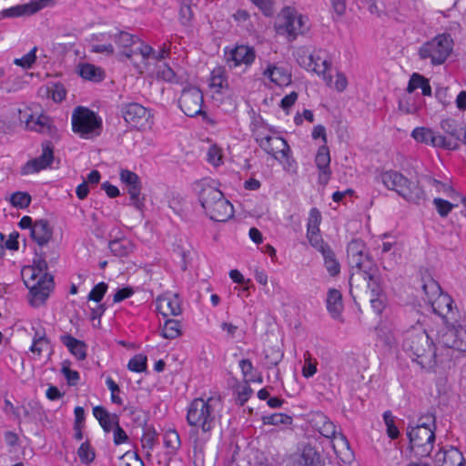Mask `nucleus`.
<instances>
[{
    "instance_id": "nucleus-1",
    "label": "nucleus",
    "mask_w": 466,
    "mask_h": 466,
    "mask_svg": "<svg viewBox=\"0 0 466 466\" xmlns=\"http://www.w3.org/2000/svg\"><path fill=\"white\" fill-rule=\"evenodd\" d=\"M220 408L219 396H212L207 400L197 398L190 402L187 407V422L194 428L189 431V438L193 439L195 445L198 442V430L205 436V440L209 438L210 432L216 426Z\"/></svg>"
},
{
    "instance_id": "nucleus-2",
    "label": "nucleus",
    "mask_w": 466,
    "mask_h": 466,
    "mask_svg": "<svg viewBox=\"0 0 466 466\" xmlns=\"http://www.w3.org/2000/svg\"><path fill=\"white\" fill-rule=\"evenodd\" d=\"M23 281L30 292V304L41 306L48 298L53 287V277L47 273V263L42 257L34 259L33 264L21 270Z\"/></svg>"
},
{
    "instance_id": "nucleus-3",
    "label": "nucleus",
    "mask_w": 466,
    "mask_h": 466,
    "mask_svg": "<svg viewBox=\"0 0 466 466\" xmlns=\"http://www.w3.org/2000/svg\"><path fill=\"white\" fill-rule=\"evenodd\" d=\"M404 351L422 369L432 370L437 363L436 348L421 326L412 327L404 334Z\"/></svg>"
},
{
    "instance_id": "nucleus-4",
    "label": "nucleus",
    "mask_w": 466,
    "mask_h": 466,
    "mask_svg": "<svg viewBox=\"0 0 466 466\" xmlns=\"http://www.w3.org/2000/svg\"><path fill=\"white\" fill-rule=\"evenodd\" d=\"M198 198L206 214L214 221L226 222L234 215L233 206L224 194L205 181L201 183Z\"/></svg>"
},
{
    "instance_id": "nucleus-5",
    "label": "nucleus",
    "mask_w": 466,
    "mask_h": 466,
    "mask_svg": "<svg viewBox=\"0 0 466 466\" xmlns=\"http://www.w3.org/2000/svg\"><path fill=\"white\" fill-rule=\"evenodd\" d=\"M431 425L435 426V418L430 415L420 418L416 426L408 428L410 448L417 457H426L432 451L435 434Z\"/></svg>"
},
{
    "instance_id": "nucleus-6",
    "label": "nucleus",
    "mask_w": 466,
    "mask_h": 466,
    "mask_svg": "<svg viewBox=\"0 0 466 466\" xmlns=\"http://www.w3.org/2000/svg\"><path fill=\"white\" fill-rule=\"evenodd\" d=\"M379 180L388 189L394 190L399 196L410 202L418 203L425 198L424 190L417 182L410 181L398 171L388 170L381 172L379 176Z\"/></svg>"
},
{
    "instance_id": "nucleus-7",
    "label": "nucleus",
    "mask_w": 466,
    "mask_h": 466,
    "mask_svg": "<svg viewBox=\"0 0 466 466\" xmlns=\"http://www.w3.org/2000/svg\"><path fill=\"white\" fill-rule=\"evenodd\" d=\"M347 254L352 270L350 278L351 290L354 284L359 286L360 277L370 270L374 271L377 265L369 255L365 243L360 239H353L349 243Z\"/></svg>"
},
{
    "instance_id": "nucleus-8",
    "label": "nucleus",
    "mask_w": 466,
    "mask_h": 466,
    "mask_svg": "<svg viewBox=\"0 0 466 466\" xmlns=\"http://www.w3.org/2000/svg\"><path fill=\"white\" fill-rule=\"evenodd\" d=\"M310 25L308 16L291 6H285L277 16L275 30L279 35H286L289 41L306 34Z\"/></svg>"
},
{
    "instance_id": "nucleus-9",
    "label": "nucleus",
    "mask_w": 466,
    "mask_h": 466,
    "mask_svg": "<svg viewBox=\"0 0 466 466\" xmlns=\"http://www.w3.org/2000/svg\"><path fill=\"white\" fill-rule=\"evenodd\" d=\"M453 49V40L448 34H440L432 39L423 43L418 56L421 60H429L432 66H441L445 63Z\"/></svg>"
},
{
    "instance_id": "nucleus-10",
    "label": "nucleus",
    "mask_w": 466,
    "mask_h": 466,
    "mask_svg": "<svg viewBox=\"0 0 466 466\" xmlns=\"http://www.w3.org/2000/svg\"><path fill=\"white\" fill-rule=\"evenodd\" d=\"M74 133L82 138L91 139L98 137L102 131V118L91 109L76 106L71 117Z\"/></svg>"
},
{
    "instance_id": "nucleus-11",
    "label": "nucleus",
    "mask_w": 466,
    "mask_h": 466,
    "mask_svg": "<svg viewBox=\"0 0 466 466\" xmlns=\"http://www.w3.org/2000/svg\"><path fill=\"white\" fill-rule=\"evenodd\" d=\"M422 289L426 301L431 304L435 314L448 324L454 319L453 300L448 294L442 293L440 285L433 279L423 284Z\"/></svg>"
},
{
    "instance_id": "nucleus-12",
    "label": "nucleus",
    "mask_w": 466,
    "mask_h": 466,
    "mask_svg": "<svg viewBox=\"0 0 466 466\" xmlns=\"http://www.w3.org/2000/svg\"><path fill=\"white\" fill-rule=\"evenodd\" d=\"M297 61L308 71L322 75L327 85L330 86L332 78L331 76L328 74V71L331 67V63L328 59L324 51L319 50L312 54H309L305 50H300L298 53Z\"/></svg>"
},
{
    "instance_id": "nucleus-13",
    "label": "nucleus",
    "mask_w": 466,
    "mask_h": 466,
    "mask_svg": "<svg viewBox=\"0 0 466 466\" xmlns=\"http://www.w3.org/2000/svg\"><path fill=\"white\" fill-rule=\"evenodd\" d=\"M121 113L125 121L137 129H147L153 125V116L150 111L138 103L124 105Z\"/></svg>"
},
{
    "instance_id": "nucleus-14",
    "label": "nucleus",
    "mask_w": 466,
    "mask_h": 466,
    "mask_svg": "<svg viewBox=\"0 0 466 466\" xmlns=\"http://www.w3.org/2000/svg\"><path fill=\"white\" fill-rule=\"evenodd\" d=\"M180 109L185 115L192 117L202 115L207 118L206 113L202 110L203 95L199 88L188 86L182 90L178 100Z\"/></svg>"
},
{
    "instance_id": "nucleus-15",
    "label": "nucleus",
    "mask_w": 466,
    "mask_h": 466,
    "mask_svg": "<svg viewBox=\"0 0 466 466\" xmlns=\"http://www.w3.org/2000/svg\"><path fill=\"white\" fill-rule=\"evenodd\" d=\"M120 180L126 186L130 197V204L137 210H142L145 207V198L141 197V180L135 173L127 169L120 170Z\"/></svg>"
},
{
    "instance_id": "nucleus-16",
    "label": "nucleus",
    "mask_w": 466,
    "mask_h": 466,
    "mask_svg": "<svg viewBox=\"0 0 466 466\" xmlns=\"http://www.w3.org/2000/svg\"><path fill=\"white\" fill-rule=\"evenodd\" d=\"M52 0H34L29 3L16 5L0 12L3 18L30 16L49 5Z\"/></svg>"
},
{
    "instance_id": "nucleus-17",
    "label": "nucleus",
    "mask_w": 466,
    "mask_h": 466,
    "mask_svg": "<svg viewBox=\"0 0 466 466\" xmlns=\"http://www.w3.org/2000/svg\"><path fill=\"white\" fill-rule=\"evenodd\" d=\"M54 158L52 147H44L43 152L39 157L28 160L21 167L20 173L22 176L38 173L41 170L50 167L54 162Z\"/></svg>"
},
{
    "instance_id": "nucleus-18",
    "label": "nucleus",
    "mask_w": 466,
    "mask_h": 466,
    "mask_svg": "<svg viewBox=\"0 0 466 466\" xmlns=\"http://www.w3.org/2000/svg\"><path fill=\"white\" fill-rule=\"evenodd\" d=\"M226 59L229 67H237L242 64L248 66L255 60V52L248 46H238L226 53Z\"/></svg>"
},
{
    "instance_id": "nucleus-19",
    "label": "nucleus",
    "mask_w": 466,
    "mask_h": 466,
    "mask_svg": "<svg viewBox=\"0 0 466 466\" xmlns=\"http://www.w3.org/2000/svg\"><path fill=\"white\" fill-rule=\"evenodd\" d=\"M157 310L163 317L178 316L182 312L180 299L177 294L159 296L156 300Z\"/></svg>"
},
{
    "instance_id": "nucleus-20",
    "label": "nucleus",
    "mask_w": 466,
    "mask_h": 466,
    "mask_svg": "<svg viewBox=\"0 0 466 466\" xmlns=\"http://www.w3.org/2000/svg\"><path fill=\"white\" fill-rule=\"evenodd\" d=\"M315 162L319 169V183L322 186H326L331 176L329 147H319L315 157Z\"/></svg>"
},
{
    "instance_id": "nucleus-21",
    "label": "nucleus",
    "mask_w": 466,
    "mask_h": 466,
    "mask_svg": "<svg viewBox=\"0 0 466 466\" xmlns=\"http://www.w3.org/2000/svg\"><path fill=\"white\" fill-rule=\"evenodd\" d=\"M438 345L445 349H454L461 350V341L460 339V328L458 326H447L438 337Z\"/></svg>"
},
{
    "instance_id": "nucleus-22",
    "label": "nucleus",
    "mask_w": 466,
    "mask_h": 466,
    "mask_svg": "<svg viewBox=\"0 0 466 466\" xmlns=\"http://www.w3.org/2000/svg\"><path fill=\"white\" fill-rule=\"evenodd\" d=\"M20 121L24 122L25 127L39 133L49 129V118L45 115L34 116L30 111H20Z\"/></svg>"
},
{
    "instance_id": "nucleus-23",
    "label": "nucleus",
    "mask_w": 466,
    "mask_h": 466,
    "mask_svg": "<svg viewBox=\"0 0 466 466\" xmlns=\"http://www.w3.org/2000/svg\"><path fill=\"white\" fill-rule=\"evenodd\" d=\"M114 41L119 48H122L121 55L127 58L131 59L137 55V51L134 50L133 46L139 42V38L137 35H131L127 32L120 31L114 35Z\"/></svg>"
},
{
    "instance_id": "nucleus-24",
    "label": "nucleus",
    "mask_w": 466,
    "mask_h": 466,
    "mask_svg": "<svg viewBox=\"0 0 466 466\" xmlns=\"http://www.w3.org/2000/svg\"><path fill=\"white\" fill-rule=\"evenodd\" d=\"M411 137L417 143L432 146H444V137L438 135L432 129L425 127H419L412 130Z\"/></svg>"
},
{
    "instance_id": "nucleus-25",
    "label": "nucleus",
    "mask_w": 466,
    "mask_h": 466,
    "mask_svg": "<svg viewBox=\"0 0 466 466\" xmlns=\"http://www.w3.org/2000/svg\"><path fill=\"white\" fill-rule=\"evenodd\" d=\"M267 154L278 160L283 168L289 173H296L297 163L291 155L290 147H283L279 150H275L274 147H266Z\"/></svg>"
},
{
    "instance_id": "nucleus-26",
    "label": "nucleus",
    "mask_w": 466,
    "mask_h": 466,
    "mask_svg": "<svg viewBox=\"0 0 466 466\" xmlns=\"http://www.w3.org/2000/svg\"><path fill=\"white\" fill-rule=\"evenodd\" d=\"M320 454L310 445H305L293 466H324Z\"/></svg>"
},
{
    "instance_id": "nucleus-27",
    "label": "nucleus",
    "mask_w": 466,
    "mask_h": 466,
    "mask_svg": "<svg viewBox=\"0 0 466 466\" xmlns=\"http://www.w3.org/2000/svg\"><path fill=\"white\" fill-rule=\"evenodd\" d=\"M208 86L214 95H222L229 90L228 75L223 67H217L211 71Z\"/></svg>"
},
{
    "instance_id": "nucleus-28",
    "label": "nucleus",
    "mask_w": 466,
    "mask_h": 466,
    "mask_svg": "<svg viewBox=\"0 0 466 466\" xmlns=\"http://www.w3.org/2000/svg\"><path fill=\"white\" fill-rule=\"evenodd\" d=\"M263 75L278 86H288L291 82L290 72L283 66L268 64Z\"/></svg>"
},
{
    "instance_id": "nucleus-29",
    "label": "nucleus",
    "mask_w": 466,
    "mask_h": 466,
    "mask_svg": "<svg viewBox=\"0 0 466 466\" xmlns=\"http://www.w3.org/2000/svg\"><path fill=\"white\" fill-rule=\"evenodd\" d=\"M52 234L49 222L46 219L36 220L32 227L31 237L40 247L48 243Z\"/></svg>"
},
{
    "instance_id": "nucleus-30",
    "label": "nucleus",
    "mask_w": 466,
    "mask_h": 466,
    "mask_svg": "<svg viewBox=\"0 0 466 466\" xmlns=\"http://www.w3.org/2000/svg\"><path fill=\"white\" fill-rule=\"evenodd\" d=\"M60 340L77 360H83L86 359V345L84 341L74 338L70 334L62 335Z\"/></svg>"
},
{
    "instance_id": "nucleus-31",
    "label": "nucleus",
    "mask_w": 466,
    "mask_h": 466,
    "mask_svg": "<svg viewBox=\"0 0 466 466\" xmlns=\"http://www.w3.org/2000/svg\"><path fill=\"white\" fill-rule=\"evenodd\" d=\"M313 427L325 438L330 439L335 436L336 426L323 413H316L312 419Z\"/></svg>"
},
{
    "instance_id": "nucleus-32",
    "label": "nucleus",
    "mask_w": 466,
    "mask_h": 466,
    "mask_svg": "<svg viewBox=\"0 0 466 466\" xmlns=\"http://www.w3.org/2000/svg\"><path fill=\"white\" fill-rule=\"evenodd\" d=\"M327 309L333 319H339L343 309L342 295L339 290L330 289L328 291Z\"/></svg>"
},
{
    "instance_id": "nucleus-33",
    "label": "nucleus",
    "mask_w": 466,
    "mask_h": 466,
    "mask_svg": "<svg viewBox=\"0 0 466 466\" xmlns=\"http://www.w3.org/2000/svg\"><path fill=\"white\" fill-rule=\"evenodd\" d=\"M50 345V340L46 337L45 329H36L32 339L30 351L34 355V359H39L43 351L46 350Z\"/></svg>"
},
{
    "instance_id": "nucleus-34",
    "label": "nucleus",
    "mask_w": 466,
    "mask_h": 466,
    "mask_svg": "<svg viewBox=\"0 0 466 466\" xmlns=\"http://www.w3.org/2000/svg\"><path fill=\"white\" fill-rule=\"evenodd\" d=\"M163 443L168 455H176L181 447V439L178 432L175 429L166 430L163 433Z\"/></svg>"
},
{
    "instance_id": "nucleus-35",
    "label": "nucleus",
    "mask_w": 466,
    "mask_h": 466,
    "mask_svg": "<svg viewBox=\"0 0 466 466\" xmlns=\"http://www.w3.org/2000/svg\"><path fill=\"white\" fill-rule=\"evenodd\" d=\"M255 139L259 146H264L266 144L272 146H288V143L284 138L266 128L256 131Z\"/></svg>"
},
{
    "instance_id": "nucleus-36",
    "label": "nucleus",
    "mask_w": 466,
    "mask_h": 466,
    "mask_svg": "<svg viewBox=\"0 0 466 466\" xmlns=\"http://www.w3.org/2000/svg\"><path fill=\"white\" fill-rule=\"evenodd\" d=\"M367 283V288L370 292V296H380L383 294L379 268L375 267V270L369 271L360 277Z\"/></svg>"
},
{
    "instance_id": "nucleus-37",
    "label": "nucleus",
    "mask_w": 466,
    "mask_h": 466,
    "mask_svg": "<svg viewBox=\"0 0 466 466\" xmlns=\"http://www.w3.org/2000/svg\"><path fill=\"white\" fill-rule=\"evenodd\" d=\"M78 74L82 78L93 82H100L105 77V72L101 67L89 63L81 64Z\"/></svg>"
},
{
    "instance_id": "nucleus-38",
    "label": "nucleus",
    "mask_w": 466,
    "mask_h": 466,
    "mask_svg": "<svg viewBox=\"0 0 466 466\" xmlns=\"http://www.w3.org/2000/svg\"><path fill=\"white\" fill-rule=\"evenodd\" d=\"M443 463L441 466H466L462 454L457 449H451L442 454ZM408 466H431L429 464L410 463Z\"/></svg>"
},
{
    "instance_id": "nucleus-39",
    "label": "nucleus",
    "mask_w": 466,
    "mask_h": 466,
    "mask_svg": "<svg viewBox=\"0 0 466 466\" xmlns=\"http://www.w3.org/2000/svg\"><path fill=\"white\" fill-rule=\"evenodd\" d=\"M418 88L421 89L423 96L431 95V87L429 80L418 73H413L410 78L406 90L409 94H411Z\"/></svg>"
},
{
    "instance_id": "nucleus-40",
    "label": "nucleus",
    "mask_w": 466,
    "mask_h": 466,
    "mask_svg": "<svg viewBox=\"0 0 466 466\" xmlns=\"http://www.w3.org/2000/svg\"><path fill=\"white\" fill-rule=\"evenodd\" d=\"M108 246L112 254L116 257H126L133 250V244L126 238L112 240Z\"/></svg>"
},
{
    "instance_id": "nucleus-41",
    "label": "nucleus",
    "mask_w": 466,
    "mask_h": 466,
    "mask_svg": "<svg viewBox=\"0 0 466 466\" xmlns=\"http://www.w3.org/2000/svg\"><path fill=\"white\" fill-rule=\"evenodd\" d=\"M161 335L165 339H174L181 335V325L177 319H167L161 329Z\"/></svg>"
},
{
    "instance_id": "nucleus-42",
    "label": "nucleus",
    "mask_w": 466,
    "mask_h": 466,
    "mask_svg": "<svg viewBox=\"0 0 466 466\" xmlns=\"http://www.w3.org/2000/svg\"><path fill=\"white\" fill-rule=\"evenodd\" d=\"M330 440L332 448L338 456L347 455L350 452L349 441L341 432H336Z\"/></svg>"
},
{
    "instance_id": "nucleus-43",
    "label": "nucleus",
    "mask_w": 466,
    "mask_h": 466,
    "mask_svg": "<svg viewBox=\"0 0 466 466\" xmlns=\"http://www.w3.org/2000/svg\"><path fill=\"white\" fill-rule=\"evenodd\" d=\"M441 127L444 132L449 134L454 139H461L462 127H460L456 120L451 118L443 119L441 122Z\"/></svg>"
},
{
    "instance_id": "nucleus-44",
    "label": "nucleus",
    "mask_w": 466,
    "mask_h": 466,
    "mask_svg": "<svg viewBox=\"0 0 466 466\" xmlns=\"http://www.w3.org/2000/svg\"><path fill=\"white\" fill-rule=\"evenodd\" d=\"M262 421L264 424L268 425H291L293 422V419L291 416L285 413H274L268 416H263Z\"/></svg>"
},
{
    "instance_id": "nucleus-45",
    "label": "nucleus",
    "mask_w": 466,
    "mask_h": 466,
    "mask_svg": "<svg viewBox=\"0 0 466 466\" xmlns=\"http://www.w3.org/2000/svg\"><path fill=\"white\" fill-rule=\"evenodd\" d=\"M191 5L192 0H183L180 6L179 20L180 23L185 26L190 25L194 17V13Z\"/></svg>"
},
{
    "instance_id": "nucleus-46",
    "label": "nucleus",
    "mask_w": 466,
    "mask_h": 466,
    "mask_svg": "<svg viewBox=\"0 0 466 466\" xmlns=\"http://www.w3.org/2000/svg\"><path fill=\"white\" fill-rule=\"evenodd\" d=\"M323 259L325 268L331 277H335L339 274L340 265L333 250L323 256Z\"/></svg>"
},
{
    "instance_id": "nucleus-47",
    "label": "nucleus",
    "mask_w": 466,
    "mask_h": 466,
    "mask_svg": "<svg viewBox=\"0 0 466 466\" xmlns=\"http://www.w3.org/2000/svg\"><path fill=\"white\" fill-rule=\"evenodd\" d=\"M156 74H157V78L163 79L166 82H169V83H177L178 82L177 74L166 63H162L157 66Z\"/></svg>"
},
{
    "instance_id": "nucleus-48",
    "label": "nucleus",
    "mask_w": 466,
    "mask_h": 466,
    "mask_svg": "<svg viewBox=\"0 0 466 466\" xmlns=\"http://www.w3.org/2000/svg\"><path fill=\"white\" fill-rule=\"evenodd\" d=\"M321 215L318 208H312L309 211V217L307 225V234L319 233V224Z\"/></svg>"
},
{
    "instance_id": "nucleus-49",
    "label": "nucleus",
    "mask_w": 466,
    "mask_h": 466,
    "mask_svg": "<svg viewBox=\"0 0 466 466\" xmlns=\"http://www.w3.org/2000/svg\"><path fill=\"white\" fill-rule=\"evenodd\" d=\"M157 441V432L153 428H147L141 437V444L143 449H147V452L151 451Z\"/></svg>"
},
{
    "instance_id": "nucleus-50",
    "label": "nucleus",
    "mask_w": 466,
    "mask_h": 466,
    "mask_svg": "<svg viewBox=\"0 0 466 466\" xmlns=\"http://www.w3.org/2000/svg\"><path fill=\"white\" fill-rule=\"evenodd\" d=\"M77 455L81 462L85 464L92 462L95 459V451L87 441L80 445L77 450Z\"/></svg>"
},
{
    "instance_id": "nucleus-51",
    "label": "nucleus",
    "mask_w": 466,
    "mask_h": 466,
    "mask_svg": "<svg viewBox=\"0 0 466 466\" xmlns=\"http://www.w3.org/2000/svg\"><path fill=\"white\" fill-rule=\"evenodd\" d=\"M147 356L137 354L128 361L127 368L134 372H143L147 369Z\"/></svg>"
},
{
    "instance_id": "nucleus-52",
    "label": "nucleus",
    "mask_w": 466,
    "mask_h": 466,
    "mask_svg": "<svg viewBox=\"0 0 466 466\" xmlns=\"http://www.w3.org/2000/svg\"><path fill=\"white\" fill-rule=\"evenodd\" d=\"M10 202L14 207L25 208L31 202V196L25 192H15L11 195Z\"/></svg>"
},
{
    "instance_id": "nucleus-53",
    "label": "nucleus",
    "mask_w": 466,
    "mask_h": 466,
    "mask_svg": "<svg viewBox=\"0 0 466 466\" xmlns=\"http://www.w3.org/2000/svg\"><path fill=\"white\" fill-rule=\"evenodd\" d=\"M36 47H33L27 54L20 58H15L14 64L25 69L32 67L36 59Z\"/></svg>"
},
{
    "instance_id": "nucleus-54",
    "label": "nucleus",
    "mask_w": 466,
    "mask_h": 466,
    "mask_svg": "<svg viewBox=\"0 0 466 466\" xmlns=\"http://www.w3.org/2000/svg\"><path fill=\"white\" fill-rule=\"evenodd\" d=\"M433 204L441 217H447L449 213L454 207H457L458 204H452L447 200H444L440 198H435L433 199Z\"/></svg>"
},
{
    "instance_id": "nucleus-55",
    "label": "nucleus",
    "mask_w": 466,
    "mask_h": 466,
    "mask_svg": "<svg viewBox=\"0 0 466 466\" xmlns=\"http://www.w3.org/2000/svg\"><path fill=\"white\" fill-rule=\"evenodd\" d=\"M207 160L213 167H218L223 164V155L220 147H209L207 153Z\"/></svg>"
},
{
    "instance_id": "nucleus-56",
    "label": "nucleus",
    "mask_w": 466,
    "mask_h": 466,
    "mask_svg": "<svg viewBox=\"0 0 466 466\" xmlns=\"http://www.w3.org/2000/svg\"><path fill=\"white\" fill-rule=\"evenodd\" d=\"M107 290V285L105 282H100L96 285L88 294V299L96 302H100Z\"/></svg>"
},
{
    "instance_id": "nucleus-57",
    "label": "nucleus",
    "mask_w": 466,
    "mask_h": 466,
    "mask_svg": "<svg viewBox=\"0 0 466 466\" xmlns=\"http://www.w3.org/2000/svg\"><path fill=\"white\" fill-rule=\"evenodd\" d=\"M61 372L70 386H75L77 384L80 379L79 373L76 370H71L66 362L63 363Z\"/></svg>"
},
{
    "instance_id": "nucleus-58",
    "label": "nucleus",
    "mask_w": 466,
    "mask_h": 466,
    "mask_svg": "<svg viewBox=\"0 0 466 466\" xmlns=\"http://www.w3.org/2000/svg\"><path fill=\"white\" fill-rule=\"evenodd\" d=\"M106 384L108 390L111 391V400L113 403L122 405L123 400L119 397L118 393L120 389L118 385L113 380L112 378L108 377L106 380Z\"/></svg>"
},
{
    "instance_id": "nucleus-59",
    "label": "nucleus",
    "mask_w": 466,
    "mask_h": 466,
    "mask_svg": "<svg viewBox=\"0 0 466 466\" xmlns=\"http://www.w3.org/2000/svg\"><path fill=\"white\" fill-rule=\"evenodd\" d=\"M50 93L52 99L55 102H61L66 98V91L62 84H54L51 88L47 89Z\"/></svg>"
},
{
    "instance_id": "nucleus-60",
    "label": "nucleus",
    "mask_w": 466,
    "mask_h": 466,
    "mask_svg": "<svg viewBox=\"0 0 466 466\" xmlns=\"http://www.w3.org/2000/svg\"><path fill=\"white\" fill-rule=\"evenodd\" d=\"M121 460L122 466H145L143 461L134 453H126Z\"/></svg>"
},
{
    "instance_id": "nucleus-61",
    "label": "nucleus",
    "mask_w": 466,
    "mask_h": 466,
    "mask_svg": "<svg viewBox=\"0 0 466 466\" xmlns=\"http://www.w3.org/2000/svg\"><path fill=\"white\" fill-rule=\"evenodd\" d=\"M251 2L258 6L266 16L273 15V5L271 0H251Z\"/></svg>"
},
{
    "instance_id": "nucleus-62",
    "label": "nucleus",
    "mask_w": 466,
    "mask_h": 466,
    "mask_svg": "<svg viewBox=\"0 0 466 466\" xmlns=\"http://www.w3.org/2000/svg\"><path fill=\"white\" fill-rule=\"evenodd\" d=\"M271 354L269 355L268 350L266 351L265 358L268 360V367L271 368L277 366L282 359L283 354L279 350H270Z\"/></svg>"
},
{
    "instance_id": "nucleus-63",
    "label": "nucleus",
    "mask_w": 466,
    "mask_h": 466,
    "mask_svg": "<svg viewBox=\"0 0 466 466\" xmlns=\"http://www.w3.org/2000/svg\"><path fill=\"white\" fill-rule=\"evenodd\" d=\"M370 305L375 313L380 314L385 307V299L383 294L380 296H370Z\"/></svg>"
},
{
    "instance_id": "nucleus-64",
    "label": "nucleus",
    "mask_w": 466,
    "mask_h": 466,
    "mask_svg": "<svg viewBox=\"0 0 466 466\" xmlns=\"http://www.w3.org/2000/svg\"><path fill=\"white\" fill-rule=\"evenodd\" d=\"M134 293V290L131 288H123L116 290L113 297V302L118 303L122 300L131 297Z\"/></svg>"
}]
</instances>
